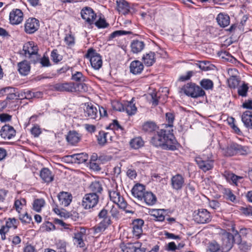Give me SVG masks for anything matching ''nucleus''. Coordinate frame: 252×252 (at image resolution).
<instances>
[{
  "instance_id": "c9c22d12",
  "label": "nucleus",
  "mask_w": 252,
  "mask_h": 252,
  "mask_svg": "<svg viewBox=\"0 0 252 252\" xmlns=\"http://www.w3.org/2000/svg\"><path fill=\"white\" fill-rule=\"evenodd\" d=\"M66 140L70 144L73 145L80 141V136L75 131H69L66 136Z\"/></svg>"
},
{
  "instance_id": "de8ad7c7",
  "label": "nucleus",
  "mask_w": 252,
  "mask_h": 252,
  "mask_svg": "<svg viewBox=\"0 0 252 252\" xmlns=\"http://www.w3.org/2000/svg\"><path fill=\"white\" fill-rule=\"evenodd\" d=\"M249 87L248 84L244 83L240 86L238 89V94L239 95L242 97H246L247 95V92L248 91Z\"/></svg>"
},
{
  "instance_id": "603ef678",
  "label": "nucleus",
  "mask_w": 252,
  "mask_h": 252,
  "mask_svg": "<svg viewBox=\"0 0 252 252\" xmlns=\"http://www.w3.org/2000/svg\"><path fill=\"white\" fill-rule=\"evenodd\" d=\"M19 219L23 223H30L32 220V217L27 213L19 214Z\"/></svg>"
},
{
  "instance_id": "a211bd4d",
  "label": "nucleus",
  "mask_w": 252,
  "mask_h": 252,
  "mask_svg": "<svg viewBox=\"0 0 252 252\" xmlns=\"http://www.w3.org/2000/svg\"><path fill=\"white\" fill-rule=\"evenodd\" d=\"M86 230L84 227H79L74 233L73 237L75 243H77V246L80 248H83L85 246L83 238L86 235Z\"/></svg>"
},
{
  "instance_id": "f03ea898",
  "label": "nucleus",
  "mask_w": 252,
  "mask_h": 252,
  "mask_svg": "<svg viewBox=\"0 0 252 252\" xmlns=\"http://www.w3.org/2000/svg\"><path fill=\"white\" fill-rule=\"evenodd\" d=\"M222 154L227 157H231L235 154L244 155L247 154V147L242 146L235 143L228 145L226 147L221 148Z\"/></svg>"
},
{
  "instance_id": "f704fd0d",
  "label": "nucleus",
  "mask_w": 252,
  "mask_h": 252,
  "mask_svg": "<svg viewBox=\"0 0 252 252\" xmlns=\"http://www.w3.org/2000/svg\"><path fill=\"white\" fill-rule=\"evenodd\" d=\"M143 199L149 206L155 204L157 201L156 195L151 191H146L143 195Z\"/></svg>"
},
{
  "instance_id": "864d4df0",
  "label": "nucleus",
  "mask_w": 252,
  "mask_h": 252,
  "mask_svg": "<svg viewBox=\"0 0 252 252\" xmlns=\"http://www.w3.org/2000/svg\"><path fill=\"white\" fill-rule=\"evenodd\" d=\"M131 33V32H129V31H123V30L116 31L113 32L110 35V38L111 39H113L116 37L119 36H121L122 35L130 34Z\"/></svg>"
},
{
  "instance_id": "6e6d98bb",
  "label": "nucleus",
  "mask_w": 252,
  "mask_h": 252,
  "mask_svg": "<svg viewBox=\"0 0 252 252\" xmlns=\"http://www.w3.org/2000/svg\"><path fill=\"white\" fill-rule=\"evenodd\" d=\"M51 58L52 60L55 63H58L62 60V58L58 53L57 50H53L51 54Z\"/></svg>"
},
{
  "instance_id": "9b49d317",
  "label": "nucleus",
  "mask_w": 252,
  "mask_h": 252,
  "mask_svg": "<svg viewBox=\"0 0 252 252\" xmlns=\"http://www.w3.org/2000/svg\"><path fill=\"white\" fill-rule=\"evenodd\" d=\"M40 26L38 20L35 18H29L24 24V31L27 34H32L36 32Z\"/></svg>"
},
{
  "instance_id": "58836bf2",
  "label": "nucleus",
  "mask_w": 252,
  "mask_h": 252,
  "mask_svg": "<svg viewBox=\"0 0 252 252\" xmlns=\"http://www.w3.org/2000/svg\"><path fill=\"white\" fill-rule=\"evenodd\" d=\"M223 176L227 180V181L228 182L231 181L236 185H237L238 181L243 178V177L241 176H238L232 173H229L227 172H224Z\"/></svg>"
},
{
  "instance_id": "f257e3e1",
  "label": "nucleus",
  "mask_w": 252,
  "mask_h": 252,
  "mask_svg": "<svg viewBox=\"0 0 252 252\" xmlns=\"http://www.w3.org/2000/svg\"><path fill=\"white\" fill-rule=\"evenodd\" d=\"M170 129H161L152 138L151 143L155 147H160L163 149H176V140Z\"/></svg>"
},
{
  "instance_id": "69168bd1",
  "label": "nucleus",
  "mask_w": 252,
  "mask_h": 252,
  "mask_svg": "<svg viewBox=\"0 0 252 252\" xmlns=\"http://www.w3.org/2000/svg\"><path fill=\"white\" fill-rule=\"evenodd\" d=\"M64 41L66 45L72 46L75 43L74 37L71 34L66 35L64 38Z\"/></svg>"
},
{
  "instance_id": "473e14b6",
  "label": "nucleus",
  "mask_w": 252,
  "mask_h": 252,
  "mask_svg": "<svg viewBox=\"0 0 252 252\" xmlns=\"http://www.w3.org/2000/svg\"><path fill=\"white\" fill-rule=\"evenodd\" d=\"M107 209L109 210V212L111 214V217L114 219L117 220H119L122 216L119 210V206L118 205L115 206L114 205H109L107 204L106 205Z\"/></svg>"
},
{
  "instance_id": "7c9ffc66",
  "label": "nucleus",
  "mask_w": 252,
  "mask_h": 252,
  "mask_svg": "<svg viewBox=\"0 0 252 252\" xmlns=\"http://www.w3.org/2000/svg\"><path fill=\"white\" fill-rule=\"evenodd\" d=\"M218 24L221 27H225L230 24V17L226 14L220 13L216 18Z\"/></svg>"
},
{
  "instance_id": "0e129e2a",
  "label": "nucleus",
  "mask_w": 252,
  "mask_h": 252,
  "mask_svg": "<svg viewBox=\"0 0 252 252\" xmlns=\"http://www.w3.org/2000/svg\"><path fill=\"white\" fill-rule=\"evenodd\" d=\"M57 248L59 250L58 252H65L66 243L64 241H59L56 244Z\"/></svg>"
},
{
  "instance_id": "c03bdc74",
  "label": "nucleus",
  "mask_w": 252,
  "mask_h": 252,
  "mask_svg": "<svg viewBox=\"0 0 252 252\" xmlns=\"http://www.w3.org/2000/svg\"><path fill=\"white\" fill-rule=\"evenodd\" d=\"M108 133L104 131H99L97 136L98 143L101 146H104L107 142L106 136Z\"/></svg>"
},
{
  "instance_id": "6ab92c4d",
  "label": "nucleus",
  "mask_w": 252,
  "mask_h": 252,
  "mask_svg": "<svg viewBox=\"0 0 252 252\" xmlns=\"http://www.w3.org/2000/svg\"><path fill=\"white\" fill-rule=\"evenodd\" d=\"M222 247L226 251L230 250L234 241V236L230 233L225 232L222 236Z\"/></svg>"
},
{
  "instance_id": "bb28decb",
  "label": "nucleus",
  "mask_w": 252,
  "mask_h": 252,
  "mask_svg": "<svg viewBox=\"0 0 252 252\" xmlns=\"http://www.w3.org/2000/svg\"><path fill=\"white\" fill-rule=\"evenodd\" d=\"M102 219V220L95 228V232L96 233L104 231L112 223L110 216Z\"/></svg>"
},
{
  "instance_id": "b1692460",
  "label": "nucleus",
  "mask_w": 252,
  "mask_h": 252,
  "mask_svg": "<svg viewBox=\"0 0 252 252\" xmlns=\"http://www.w3.org/2000/svg\"><path fill=\"white\" fill-rule=\"evenodd\" d=\"M89 189L91 191L90 193L97 195L99 197L103 190L102 183L98 181L92 182Z\"/></svg>"
},
{
  "instance_id": "aec40b11",
  "label": "nucleus",
  "mask_w": 252,
  "mask_h": 252,
  "mask_svg": "<svg viewBox=\"0 0 252 252\" xmlns=\"http://www.w3.org/2000/svg\"><path fill=\"white\" fill-rule=\"evenodd\" d=\"M58 198L60 205L67 207L72 201V196L70 193L62 191L58 194Z\"/></svg>"
},
{
  "instance_id": "79ce46f5",
  "label": "nucleus",
  "mask_w": 252,
  "mask_h": 252,
  "mask_svg": "<svg viewBox=\"0 0 252 252\" xmlns=\"http://www.w3.org/2000/svg\"><path fill=\"white\" fill-rule=\"evenodd\" d=\"M71 79L72 80L76 82L77 83H78L85 82L86 78L83 75L82 72L77 71L75 73L72 74Z\"/></svg>"
},
{
  "instance_id": "72a5a7b5",
  "label": "nucleus",
  "mask_w": 252,
  "mask_h": 252,
  "mask_svg": "<svg viewBox=\"0 0 252 252\" xmlns=\"http://www.w3.org/2000/svg\"><path fill=\"white\" fill-rule=\"evenodd\" d=\"M130 46L133 53H138L144 49L145 44L142 41L134 40L131 42Z\"/></svg>"
},
{
  "instance_id": "bf43d9fd",
  "label": "nucleus",
  "mask_w": 252,
  "mask_h": 252,
  "mask_svg": "<svg viewBox=\"0 0 252 252\" xmlns=\"http://www.w3.org/2000/svg\"><path fill=\"white\" fill-rule=\"evenodd\" d=\"M209 206L214 210H220L221 209L220 203L216 200L209 201Z\"/></svg>"
},
{
  "instance_id": "052dcab7",
  "label": "nucleus",
  "mask_w": 252,
  "mask_h": 252,
  "mask_svg": "<svg viewBox=\"0 0 252 252\" xmlns=\"http://www.w3.org/2000/svg\"><path fill=\"white\" fill-rule=\"evenodd\" d=\"M95 26L98 28H105L108 27L107 24L104 19L100 18L96 22Z\"/></svg>"
},
{
  "instance_id": "09e8293b",
  "label": "nucleus",
  "mask_w": 252,
  "mask_h": 252,
  "mask_svg": "<svg viewBox=\"0 0 252 252\" xmlns=\"http://www.w3.org/2000/svg\"><path fill=\"white\" fill-rule=\"evenodd\" d=\"M164 210L158 209L153 211V216L157 220L162 221L164 220L165 217L163 215Z\"/></svg>"
},
{
  "instance_id": "ea45409f",
  "label": "nucleus",
  "mask_w": 252,
  "mask_h": 252,
  "mask_svg": "<svg viewBox=\"0 0 252 252\" xmlns=\"http://www.w3.org/2000/svg\"><path fill=\"white\" fill-rule=\"evenodd\" d=\"M144 141L140 137H135L131 140L130 145L131 147L134 149H138L144 145Z\"/></svg>"
},
{
  "instance_id": "4c0bfd02",
  "label": "nucleus",
  "mask_w": 252,
  "mask_h": 252,
  "mask_svg": "<svg viewBox=\"0 0 252 252\" xmlns=\"http://www.w3.org/2000/svg\"><path fill=\"white\" fill-rule=\"evenodd\" d=\"M155 53L150 52L149 53L144 55L142 59L145 64L148 66H150L153 65L155 62Z\"/></svg>"
},
{
  "instance_id": "c756f323",
  "label": "nucleus",
  "mask_w": 252,
  "mask_h": 252,
  "mask_svg": "<svg viewBox=\"0 0 252 252\" xmlns=\"http://www.w3.org/2000/svg\"><path fill=\"white\" fill-rule=\"evenodd\" d=\"M144 66L141 62L139 61L132 62L130 65V71L133 74L140 73L143 70Z\"/></svg>"
},
{
  "instance_id": "f3484780",
  "label": "nucleus",
  "mask_w": 252,
  "mask_h": 252,
  "mask_svg": "<svg viewBox=\"0 0 252 252\" xmlns=\"http://www.w3.org/2000/svg\"><path fill=\"white\" fill-rule=\"evenodd\" d=\"M84 115L88 119L96 120L99 117L96 107L91 103L86 105L84 109Z\"/></svg>"
},
{
  "instance_id": "412c9836",
  "label": "nucleus",
  "mask_w": 252,
  "mask_h": 252,
  "mask_svg": "<svg viewBox=\"0 0 252 252\" xmlns=\"http://www.w3.org/2000/svg\"><path fill=\"white\" fill-rule=\"evenodd\" d=\"M0 132L2 138L4 139H10L15 135L16 131L12 126L5 125L2 127Z\"/></svg>"
},
{
  "instance_id": "e433bc0d",
  "label": "nucleus",
  "mask_w": 252,
  "mask_h": 252,
  "mask_svg": "<svg viewBox=\"0 0 252 252\" xmlns=\"http://www.w3.org/2000/svg\"><path fill=\"white\" fill-rule=\"evenodd\" d=\"M11 90H9L7 93L6 99L5 101H3V106H6L7 104L8 100H11L13 99H18L20 98V95L17 92H16V89L11 87Z\"/></svg>"
},
{
  "instance_id": "49530a36",
  "label": "nucleus",
  "mask_w": 252,
  "mask_h": 252,
  "mask_svg": "<svg viewBox=\"0 0 252 252\" xmlns=\"http://www.w3.org/2000/svg\"><path fill=\"white\" fill-rule=\"evenodd\" d=\"M200 85L205 90H211L213 88V82L208 79H204L200 82Z\"/></svg>"
},
{
  "instance_id": "37998d69",
  "label": "nucleus",
  "mask_w": 252,
  "mask_h": 252,
  "mask_svg": "<svg viewBox=\"0 0 252 252\" xmlns=\"http://www.w3.org/2000/svg\"><path fill=\"white\" fill-rule=\"evenodd\" d=\"M26 201L24 198H20L19 199H17L14 202V207L16 210L19 213H20L21 210L22 209L23 207L26 205Z\"/></svg>"
},
{
  "instance_id": "dca6fc26",
  "label": "nucleus",
  "mask_w": 252,
  "mask_h": 252,
  "mask_svg": "<svg viewBox=\"0 0 252 252\" xmlns=\"http://www.w3.org/2000/svg\"><path fill=\"white\" fill-rule=\"evenodd\" d=\"M65 158L68 162L80 164L85 162L88 160V155L86 153H82L67 156Z\"/></svg>"
},
{
  "instance_id": "1a4fd4ad",
  "label": "nucleus",
  "mask_w": 252,
  "mask_h": 252,
  "mask_svg": "<svg viewBox=\"0 0 252 252\" xmlns=\"http://www.w3.org/2000/svg\"><path fill=\"white\" fill-rule=\"evenodd\" d=\"M193 220L198 223H205L210 222L211 217L209 212L205 209H200L193 213Z\"/></svg>"
},
{
  "instance_id": "393cba45",
  "label": "nucleus",
  "mask_w": 252,
  "mask_h": 252,
  "mask_svg": "<svg viewBox=\"0 0 252 252\" xmlns=\"http://www.w3.org/2000/svg\"><path fill=\"white\" fill-rule=\"evenodd\" d=\"M241 120L246 127L252 129V111H245L241 115Z\"/></svg>"
},
{
  "instance_id": "8fccbe9b",
  "label": "nucleus",
  "mask_w": 252,
  "mask_h": 252,
  "mask_svg": "<svg viewBox=\"0 0 252 252\" xmlns=\"http://www.w3.org/2000/svg\"><path fill=\"white\" fill-rule=\"evenodd\" d=\"M19 221L13 218H8L6 221L5 225L10 229L13 228L14 229L17 228Z\"/></svg>"
},
{
  "instance_id": "4468645a",
  "label": "nucleus",
  "mask_w": 252,
  "mask_h": 252,
  "mask_svg": "<svg viewBox=\"0 0 252 252\" xmlns=\"http://www.w3.org/2000/svg\"><path fill=\"white\" fill-rule=\"evenodd\" d=\"M185 185V178L180 174L173 176L171 178V186L175 190H181Z\"/></svg>"
},
{
  "instance_id": "f8f14e48",
  "label": "nucleus",
  "mask_w": 252,
  "mask_h": 252,
  "mask_svg": "<svg viewBox=\"0 0 252 252\" xmlns=\"http://www.w3.org/2000/svg\"><path fill=\"white\" fill-rule=\"evenodd\" d=\"M81 14L82 18L89 24L92 25L94 23L96 15L92 8L89 7L83 8L81 11Z\"/></svg>"
},
{
  "instance_id": "39448f33",
  "label": "nucleus",
  "mask_w": 252,
  "mask_h": 252,
  "mask_svg": "<svg viewBox=\"0 0 252 252\" xmlns=\"http://www.w3.org/2000/svg\"><path fill=\"white\" fill-rule=\"evenodd\" d=\"M23 50L25 56L30 59L31 62L34 63H37V60L39 59V55L37 53L38 47L35 45L33 42L26 43L23 46Z\"/></svg>"
},
{
  "instance_id": "e2e57ef3",
  "label": "nucleus",
  "mask_w": 252,
  "mask_h": 252,
  "mask_svg": "<svg viewBox=\"0 0 252 252\" xmlns=\"http://www.w3.org/2000/svg\"><path fill=\"white\" fill-rule=\"evenodd\" d=\"M225 195L227 199L229 200L232 202H234L236 200L235 195L232 192L230 189H225Z\"/></svg>"
},
{
  "instance_id": "5fc2aeb1",
  "label": "nucleus",
  "mask_w": 252,
  "mask_h": 252,
  "mask_svg": "<svg viewBox=\"0 0 252 252\" xmlns=\"http://www.w3.org/2000/svg\"><path fill=\"white\" fill-rule=\"evenodd\" d=\"M221 55L222 58L227 60L229 62L233 63L236 61V59L227 51L222 52L221 53Z\"/></svg>"
},
{
  "instance_id": "ddd939ff",
  "label": "nucleus",
  "mask_w": 252,
  "mask_h": 252,
  "mask_svg": "<svg viewBox=\"0 0 252 252\" xmlns=\"http://www.w3.org/2000/svg\"><path fill=\"white\" fill-rule=\"evenodd\" d=\"M9 22L12 25H18L23 20V13L19 9H13L9 13Z\"/></svg>"
},
{
  "instance_id": "4be33fe9",
  "label": "nucleus",
  "mask_w": 252,
  "mask_h": 252,
  "mask_svg": "<svg viewBox=\"0 0 252 252\" xmlns=\"http://www.w3.org/2000/svg\"><path fill=\"white\" fill-rule=\"evenodd\" d=\"M130 6L129 3L125 0H116V9L119 13L126 15L130 12Z\"/></svg>"
},
{
  "instance_id": "3c124183",
  "label": "nucleus",
  "mask_w": 252,
  "mask_h": 252,
  "mask_svg": "<svg viewBox=\"0 0 252 252\" xmlns=\"http://www.w3.org/2000/svg\"><path fill=\"white\" fill-rule=\"evenodd\" d=\"M75 92L77 91L86 92L88 91V86L84 82L75 84Z\"/></svg>"
},
{
  "instance_id": "13d9d810",
  "label": "nucleus",
  "mask_w": 252,
  "mask_h": 252,
  "mask_svg": "<svg viewBox=\"0 0 252 252\" xmlns=\"http://www.w3.org/2000/svg\"><path fill=\"white\" fill-rule=\"evenodd\" d=\"M228 86L231 88H235L238 85V81L235 76H232L228 80Z\"/></svg>"
},
{
  "instance_id": "2eb2a0df",
  "label": "nucleus",
  "mask_w": 252,
  "mask_h": 252,
  "mask_svg": "<svg viewBox=\"0 0 252 252\" xmlns=\"http://www.w3.org/2000/svg\"><path fill=\"white\" fill-rule=\"evenodd\" d=\"M54 88L60 92H75V83L73 82L57 83L54 85Z\"/></svg>"
},
{
  "instance_id": "9d476101",
  "label": "nucleus",
  "mask_w": 252,
  "mask_h": 252,
  "mask_svg": "<svg viewBox=\"0 0 252 252\" xmlns=\"http://www.w3.org/2000/svg\"><path fill=\"white\" fill-rule=\"evenodd\" d=\"M99 199L98 196L95 194H86L83 198L82 206L85 209L93 208L97 204Z\"/></svg>"
},
{
  "instance_id": "2f4dec72",
  "label": "nucleus",
  "mask_w": 252,
  "mask_h": 252,
  "mask_svg": "<svg viewBox=\"0 0 252 252\" xmlns=\"http://www.w3.org/2000/svg\"><path fill=\"white\" fill-rule=\"evenodd\" d=\"M40 176L45 182L47 183L52 182L54 179V176L51 171L47 168H43L41 170Z\"/></svg>"
},
{
  "instance_id": "a19ab883",
  "label": "nucleus",
  "mask_w": 252,
  "mask_h": 252,
  "mask_svg": "<svg viewBox=\"0 0 252 252\" xmlns=\"http://www.w3.org/2000/svg\"><path fill=\"white\" fill-rule=\"evenodd\" d=\"M45 205V201L43 198L35 199L33 202V209L36 212H40Z\"/></svg>"
},
{
  "instance_id": "338daca9",
  "label": "nucleus",
  "mask_w": 252,
  "mask_h": 252,
  "mask_svg": "<svg viewBox=\"0 0 252 252\" xmlns=\"http://www.w3.org/2000/svg\"><path fill=\"white\" fill-rule=\"evenodd\" d=\"M109 210L107 209L106 206L103 209H102L99 213L98 217L100 219L110 217L108 215Z\"/></svg>"
},
{
  "instance_id": "423d86ee",
  "label": "nucleus",
  "mask_w": 252,
  "mask_h": 252,
  "mask_svg": "<svg viewBox=\"0 0 252 252\" xmlns=\"http://www.w3.org/2000/svg\"><path fill=\"white\" fill-rule=\"evenodd\" d=\"M134 98H132L129 101H126L124 104L120 103L118 102L113 104L114 109L116 110L121 111L122 110L126 111L129 116H132L136 114L137 108L135 103H133Z\"/></svg>"
},
{
  "instance_id": "a878e982",
  "label": "nucleus",
  "mask_w": 252,
  "mask_h": 252,
  "mask_svg": "<svg viewBox=\"0 0 252 252\" xmlns=\"http://www.w3.org/2000/svg\"><path fill=\"white\" fill-rule=\"evenodd\" d=\"M131 192L135 197L142 200L146 192L145 186L141 184H136L132 188Z\"/></svg>"
},
{
  "instance_id": "4d7b16f0",
  "label": "nucleus",
  "mask_w": 252,
  "mask_h": 252,
  "mask_svg": "<svg viewBox=\"0 0 252 252\" xmlns=\"http://www.w3.org/2000/svg\"><path fill=\"white\" fill-rule=\"evenodd\" d=\"M166 119L168 121V124H166V127H170V128L173 126V123L174 120V116L172 113H167L166 114Z\"/></svg>"
},
{
  "instance_id": "cd10ccee",
  "label": "nucleus",
  "mask_w": 252,
  "mask_h": 252,
  "mask_svg": "<svg viewBox=\"0 0 252 252\" xmlns=\"http://www.w3.org/2000/svg\"><path fill=\"white\" fill-rule=\"evenodd\" d=\"M19 73L23 76L27 75L30 71L31 66L29 63L26 60L19 63L17 64Z\"/></svg>"
},
{
  "instance_id": "20e7f679",
  "label": "nucleus",
  "mask_w": 252,
  "mask_h": 252,
  "mask_svg": "<svg viewBox=\"0 0 252 252\" xmlns=\"http://www.w3.org/2000/svg\"><path fill=\"white\" fill-rule=\"evenodd\" d=\"M195 160L199 168L205 172L213 168L214 159L211 154L208 156L203 154L197 157Z\"/></svg>"
},
{
  "instance_id": "680f3d73",
  "label": "nucleus",
  "mask_w": 252,
  "mask_h": 252,
  "mask_svg": "<svg viewBox=\"0 0 252 252\" xmlns=\"http://www.w3.org/2000/svg\"><path fill=\"white\" fill-rule=\"evenodd\" d=\"M39 62L43 67H48L51 65L49 58L45 56L41 59L39 57V59L37 60V62Z\"/></svg>"
},
{
  "instance_id": "c85d7f7f",
  "label": "nucleus",
  "mask_w": 252,
  "mask_h": 252,
  "mask_svg": "<svg viewBox=\"0 0 252 252\" xmlns=\"http://www.w3.org/2000/svg\"><path fill=\"white\" fill-rule=\"evenodd\" d=\"M160 95V93L153 92L148 94V98L153 106H156L159 103L163 104L164 103L163 101H161Z\"/></svg>"
},
{
  "instance_id": "0eeeda50",
  "label": "nucleus",
  "mask_w": 252,
  "mask_h": 252,
  "mask_svg": "<svg viewBox=\"0 0 252 252\" xmlns=\"http://www.w3.org/2000/svg\"><path fill=\"white\" fill-rule=\"evenodd\" d=\"M109 195L110 200L117 204V205L119 206V208L125 210L126 213H134V212L132 211H128L126 209L127 206V203L125 200L124 198L120 195V192H118L117 190H109Z\"/></svg>"
},
{
  "instance_id": "a18cd8bd",
  "label": "nucleus",
  "mask_w": 252,
  "mask_h": 252,
  "mask_svg": "<svg viewBox=\"0 0 252 252\" xmlns=\"http://www.w3.org/2000/svg\"><path fill=\"white\" fill-rule=\"evenodd\" d=\"M156 125L153 122H146L142 126L143 130L147 132H151L155 130Z\"/></svg>"
},
{
  "instance_id": "5701e85b",
  "label": "nucleus",
  "mask_w": 252,
  "mask_h": 252,
  "mask_svg": "<svg viewBox=\"0 0 252 252\" xmlns=\"http://www.w3.org/2000/svg\"><path fill=\"white\" fill-rule=\"evenodd\" d=\"M133 234L137 239L139 238L142 234V226L144 224V220L142 219L135 220L133 222Z\"/></svg>"
},
{
  "instance_id": "6e6552de",
  "label": "nucleus",
  "mask_w": 252,
  "mask_h": 252,
  "mask_svg": "<svg viewBox=\"0 0 252 252\" xmlns=\"http://www.w3.org/2000/svg\"><path fill=\"white\" fill-rule=\"evenodd\" d=\"M85 57L90 60L91 65L95 70L101 67L102 61L101 56L93 48L88 49Z\"/></svg>"
},
{
  "instance_id": "7ed1b4c3",
  "label": "nucleus",
  "mask_w": 252,
  "mask_h": 252,
  "mask_svg": "<svg viewBox=\"0 0 252 252\" xmlns=\"http://www.w3.org/2000/svg\"><path fill=\"white\" fill-rule=\"evenodd\" d=\"M180 92L184 93L186 95L193 98L202 96L205 94L201 87L192 83H188L184 85L181 88Z\"/></svg>"
},
{
  "instance_id": "774afa93",
  "label": "nucleus",
  "mask_w": 252,
  "mask_h": 252,
  "mask_svg": "<svg viewBox=\"0 0 252 252\" xmlns=\"http://www.w3.org/2000/svg\"><path fill=\"white\" fill-rule=\"evenodd\" d=\"M220 248L219 245L215 242L211 243L209 246V249L211 252H218Z\"/></svg>"
}]
</instances>
